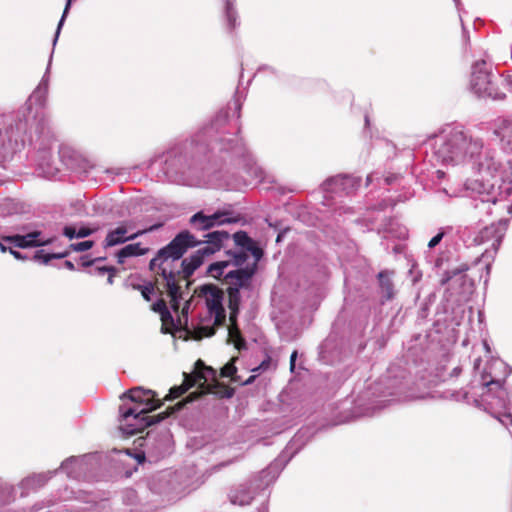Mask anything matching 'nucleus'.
Masks as SVG:
<instances>
[{"instance_id":"nucleus-34","label":"nucleus","mask_w":512,"mask_h":512,"mask_svg":"<svg viewBox=\"0 0 512 512\" xmlns=\"http://www.w3.org/2000/svg\"><path fill=\"white\" fill-rule=\"evenodd\" d=\"M246 251L250 252L254 257V261L251 264H247L246 266L253 267L254 272H256L257 264L263 256V251L260 247L256 245L255 242H253V244H251Z\"/></svg>"},{"instance_id":"nucleus-12","label":"nucleus","mask_w":512,"mask_h":512,"mask_svg":"<svg viewBox=\"0 0 512 512\" xmlns=\"http://www.w3.org/2000/svg\"><path fill=\"white\" fill-rule=\"evenodd\" d=\"M255 274L253 267L245 266L227 271L224 276V283L227 285L228 306L231 310V319L233 314L238 312L240 304V289L249 286L250 280Z\"/></svg>"},{"instance_id":"nucleus-18","label":"nucleus","mask_w":512,"mask_h":512,"mask_svg":"<svg viewBox=\"0 0 512 512\" xmlns=\"http://www.w3.org/2000/svg\"><path fill=\"white\" fill-rule=\"evenodd\" d=\"M56 471H47L33 474L23 479L19 487L22 489L21 497H25L32 491L42 488L54 475Z\"/></svg>"},{"instance_id":"nucleus-39","label":"nucleus","mask_w":512,"mask_h":512,"mask_svg":"<svg viewBox=\"0 0 512 512\" xmlns=\"http://www.w3.org/2000/svg\"><path fill=\"white\" fill-rule=\"evenodd\" d=\"M192 384H182L180 386H175L170 389V399H175L184 394Z\"/></svg>"},{"instance_id":"nucleus-27","label":"nucleus","mask_w":512,"mask_h":512,"mask_svg":"<svg viewBox=\"0 0 512 512\" xmlns=\"http://www.w3.org/2000/svg\"><path fill=\"white\" fill-rule=\"evenodd\" d=\"M69 255V250H64L57 253H45L44 250L35 252L33 259L42 264H48L52 259H62Z\"/></svg>"},{"instance_id":"nucleus-22","label":"nucleus","mask_w":512,"mask_h":512,"mask_svg":"<svg viewBox=\"0 0 512 512\" xmlns=\"http://www.w3.org/2000/svg\"><path fill=\"white\" fill-rule=\"evenodd\" d=\"M149 252V248L142 247L141 243H132L124 246L116 253L117 262L124 264L126 258L145 255Z\"/></svg>"},{"instance_id":"nucleus-64","label":"nucleus","mask_w":512,"mask_h":512,"mask_svg":"<svg viewBox=\"0 0 512 512\" xmlns=\"http://www.w3.org/2000/svg\"><path fill=\"white\" fill-rule=\"evenodd\" d=\"M131 475H132V471L131 470L125 471V476L126 477H131Z\"/></svg>"},{"instance_id":"nucleus-59","label":"nucleus","mask_w":512,"mask_h":512,"mask_svg":"<svg viewBox=\"0 0 512 512\" xmlns=\"http://www.w3.org/2000/svg\"><path fill=\"white\" fill-rule=\"evenodd\" d=\"M303 433H304V431L300 430L299 433L295 436V438L293 439L294 445H296L298 443V440L301 438Z\"/></svg>"},{"instance_id":"nucleus-60","label":"nucleus","mask_w":512,"mask_h":512,"mask_svg":"<svg viewBox=\"0 0 512 512\" xmlns=\"http://www.w3.org/2000/svg\"><path fill=\"white\" fill-rule=\"evenodd\" d=\"M255 379V376H250L246 381L243 382L244 385L251 384Z\"/></svg>"},{"instance_id":"nucleus-25","label":"nucleus","mask_w":512,"mask_h":512,"mask_svg":"<svg viewBox=\"0 0 512 512\" xmlns=\"http://www.w3.org/2000/svg\"><path fill=\"white\" fill-rule=\"evenodd\" d=\"M231 266L230 261H217L209 265L208 267V273L219 280H222L224 282V276L227 273V268Z\"/></svg>"},{"instance_id":"nucleus-10","label":"nucleus","mask_w":512,"mask_h":512,"mask_svg":"<svg viewBox=\"0 0 512 512\" xmlns=\"http://www.w3.org/2000/svg\"><path fill=\"white\" fill-rule=\"evenodd\" d=\"M29 137L28 119L23 120L20 115H16L15 127L13 123H9L0 129V163L12 159L26 141L30 143Z\"/></svg>"},{"instance_id":"nucleus-52","label":"nucleus","mask_w":512,"mask_h":512,"mask_svg":"<svg viewBox=\"0 0 512 512\" xmlns=\"http://www.w3.org/2000/svg\"><path fill=\"white\" fill-rule=\"evenodd\" d=\"M296 358H297V351H293L291 356H290V369L293 371L294 368H295V362H296Z\"/></svg>"},{"instance_id":"nucleus-46","label":"nucleus","mask_w":512,"mask_h":512,"mask_svg":"<svg viewBox=\"0 0 512 512\" xmlns=\"http://www.w3.org/2000/svg\"><path fill=\"white\" fill-rule=\"evenodd\" d=\"M94 232L93 229L87 228V227H81L77 231L76 238H85L90 236Z\"/></svg>"},{"instance_id":"nucleus-24","label":"nucleus","mask_w":512,"mask_h":512,"mask_svg":"<svg viewBox=\"0 0 512 512\" xmlns=\"http://www.w3.org/2000/svg\"><path fill=\"white\" fill-rule=\"evenodd\" d=\"M237 313L238 312L233 314V319L230 318L232 325L229 327L228 335H229V340L234 343L235 347L238 350H242V349L246 348V341L242 337L241 331L235 323Z\"/></svg>"},{"instance_id":"nucleus-47","label":"nucleus","mask_w":512,"mask_h":512,"mask_svg":"<svg viewBox=\"0 0 512 512\" xmlns=\"http://www.w3.org/2000/svg\"><path fill=\"white\" fill-rule=\"evenodd\" d=\"M63 234L68 237L69 239H73L77 235V231L75 227L72 226H65L63 229Z\"/></svg>"},{"instance_id":"nucleus-8","label":"nucleus","mask_w":512,"mask_h":512,"mask_svg":"<svg viewBox=\"0 0 512 512\" xmlns=\"http://www.w3.org/2000/svg\"><path fill=\"white\" fill-rule=\"evenodd\" d=\"M481 383L487 388L483 394L482 401L486 405V410L503 425H512V414L509 412L510 401L508 392L503 387L499 379L492 377L487 369L481 375Z\"/></svg>"},{"instance_id":"nucleus-62","label":"nucleus","mask_w":512,"mask_h":512,"mask_svg":"<svg viewBox=\"0 0 512 512\" xmlns=\"http://www.w3.org/2000/svg\"><path fill=\"white\" fill-rule=\"evenodd\" d=\"M105 259H106L105 257H96L93 259V261H94V264H96L98 262L104 261Z\"/></svg>"},{"instance_id":"nucleus-56","label":"nucleus","mask_w":512,"mask_h":512,"mask_svg":"<svg viewBox=\"0 0 512 512\" xmlns=\"http://www.w3.org/2000/svg\"><path fill=\"white\" fill-rule=\"evenodd\" d=\"M64 267L67 268L68 270H71V271H73L75 269V266H74L73 262H71L69 260H66L64 262Z\"/></svg>"},{"instance_id":"nucleus-36","label":"nucleus","mask_w":512,"mask_h":512,"mask_svg":"<svg viewBox=\"0 0 512 512\" xmlns=\"http://www.w3.org/2000/svg\"><path fill=\"white\" fill-rule=\"evenodd\" d=\"M237 372L236 367L232 363H227L224 367L221 368L220 375L223 378L231 377L234 382H237V377L235 376Z\"/></svg>"},{"instance_id":"nucleus-21","label":"nucleus","mask_w":512,"mask_h":512,"mask_svg":"<svg viewBox=\"0 0 512 512\" xmlns=\"http://www.w3.org/2000/svg\"><path fill=\"white\" fill-rule=\"evenodd\" d=\"M393 275L394 271L391 270H384L378 274L379 286L385 300H391L395 295Z\"/></svg>"},{"instance_id":"nucleus-13","label":"nucleus","mask_w":512,"mask_h":512,"mask_svg":"<svg viewBox=\"0 0 512 512\" xmlns=\"http://www.w3.org/2000/svg\"><path fill=\"white\" fill-rule=\"evenodd\" d=\"M206 304L211 317L214 318L213 326L199 327L201 336L210 337L215 334L216 327L221 326L225 321V310L222 305V294L214 287H206Z\"/></svg>"},{"instance_id":"nucleus-37","label":"nucleus","mask_w":512,"mask_h":512,"mask_svg":"<svg viewBox=\"0 0 512 512\" xmlns=\"http://www.w3.org/2000/svg\"><path fill=\"white\" fill-rule=\"evenodd\" d=\"M134 288L140 290L142 297L146 301L151 300V295L154 292V286L152 283H149L148 285H134Z\"/></svg>"},{"instance_id":"nucleus-40","label":"nucleus","mask_w":512,"mask_h":512,"mask_svg":"<svg viewBox=\"0 0 512 512\" xmlns=\"http://www.w3.org/2000/svg\"><path fill=\"white\" fill-rule=\"evenodd\" d=\"M152 310L154 312L161 314H168V307L166 305V302L163 299L157 300L155 303L152 304Z\"/></svg>"},{"instance_id":"nucleus-9","label":"nucleus","mask_w":512,"mask_h":512,"mask_svg":"<svg viewBox=\"0 0 512 512\" xmlns=\"http://www.w3.org/2000/svg\"><path fill=\"white\" fill-rule=\"evenodd\" d=\"M507 230V221L500 220L497 223H492L489 226H485L477 233H473L470 227L460 228L458 233L460 238L469 245H483L491 243V247L486 249L482 257L492 258L493 255L498 251L502 240Z\"/></svg>"},{"instance_id":"nucleus-28","label":"nucleus","mask_w":512,"mask_h":512,"mask_svg":"<svg viewBox=\"0 0 512 512\" xmlns=\"http://www.w3.org/2000/svg\"><path fill=\"white\" fill-rule=\"evenodd\" d=\"M26 242H30L31 247H40V246H46L51 243H53L54 238H44L42 235V232L40 231H33L30 233H26L23 235Z\"/></svg>"},{"instance_id":"nucleus-43","label":"nucleus","mask_w":512,"mask_h":512,"mask_svg":"<svg viewBox=\"0 0 512 512\" xmlns=\"http://www.w3.org/2000/svg\"><path fill=\"white\" fill-rule=\"evenodd\" d=\"M445 235V231L444 230H441L440 232H438L428 243V247L429 248H434L436 247L440 242L441 240L443 239Z\"/></svg>"},{"instance_id":"nucleus-32","label":"nucleus","mask_w":512,"mask_h":512,"mask_svg":"<svg viewBox=\"0 0 512 512\" xmlns=\"http://www.w3.org/2000/svg\"><path fill=\"white\" fill-rule=\"evenodd\" d=\"M25 238L26 237H24L23 235L15 234V235L5 236L4 240H6L11 247L22 248V249L30 248L31 244H30V242H26Z\"/></svg>"},{"instance_id":"nucleus-2","label":"nucleus","mask_w":512,"mask_h":512,"mask_svg":"<svg viewBox=\"0 0 512 512\" xmlns=\"http://www.w3.org/2000/svg\"><path fill=\"white\" fill-rule=\"evenodd\" d=\"M203 455L188 460L177 470L166 469L145 480L144 487L152 495L173 501L200 487L209 476L241 461L244 454L223 457L222 450H201Z\"/></svg>"},{"instance_id":"nucleus-31","label":"nucleus","mask_w":512,"mask_h":512,"mask_svg":"<svg viewBox=\"0 0 512 512\" xmlns=\"http://www.w3.org/2000/svg\"><path fill=\"white\" fill-rule=\"evenodd\" d=\"M236 246L240 247L241 250H247L248 247L253 244L254 240L251 239L245 231H238L233 235Z\"/></svg>"},{"instance_id":"nucleus-54","label":"nucleus","mask_w":512,"mask_h":512,"mask_svg":"<svg viewBox=\"0 0 512 512\" xmlns=\"http://www.w3.org/2000/svg\"><path fill=\"white\" fill-rule=\"evenodd\" d=\"M78 461H79V459H78L77 457H71V458H68V459H66V460L62 463L61 467H62V468H67V466H68V464H69V463H72V462H78Z\"/></svg>"},{"instance_id":"nucleus-35","label":"nucleus","mask_w":512,"mask_h":512,"mask_svg":"<svg viewBox=\"0 0 512 512\" xmlns=\"http://www.w3.org/2000/svg\"><path fill=\"white\" fill-rule=\"evenodd\" d=\"M198 378L199 380H204V382L201 385L205 383L208 384L209 382H217L216 371L211 367H204L203 370L198 374Z\"/></svg>"},{"instance_id":"nucleus-20","label":"nucleus","mask_w":512,"mask_h":512,"mask_svg":"<svg viewBox=\"0 0 512 512\" xmlns=\"http://www.w3.org/2000/svg\"><path fill=\"white\" fill-rule=\"evenodd\" d=\"M216 144L219 145L220 151H230L237 157L246 156L247 150L241 139L221 137L219 140H216Z\"/></svg>"},{"instance_id":"nucleus-61","label":"nucleus","mask_w":512,"mask_h":512,"mask_svg":"<svg viewBox=\"0 0 512 512\" xmlns=\"http://www.w3.org/2000/svg\"><path fill=\"white\" fill-rule=\"evenodd\" d=\"M460 372H461V368L456 367V368H454V369H453V373H452V374H453V375H455V376H457V375H459V374H460Z\"/></svg>"},{"instance_id":"nucleus-26","label":"nucleus","mask_w":512,"mask_h":512,"mask_svg":"<svg viewBox=\"0 0 512 512\" xmlns=\"http://www.w3.org/2000/svg\"><path fill=\"white\" fill-rule=\"evenodd\" d=\"M122 452L127 459H134L138 465L144 466L147 462L151 463V456L145 453V450H116Z\"/></svg>"},{"instance_id":"nucleus-11","label":"nucleus","mask_w":512,"mask_h":512,"mask_svg":"<svg viewBox=\"0 0 512 512\" xmlns=\"http://www.w3.org/2000/svg\"><path fill=\"white\" fill-rule=\"evenodd\" d=\"M470 89L479 98L503 100L506 97L497 87L495 76L488 70L484 60L477 61L472 66Z\"/></svg>"},{"instance_id":"nucleus-1","label":"nucleus","mask_w":512,"mask_h":512,"mask_svg":"<svg viewBox=\"0 0 512 512\" xmlns=\"http://www.w3.org/2000/svg\"><path fill=\"white\" fill-rule=\"evenodd\" d=\"M204 246L190 257L182 259L189 248L201 244L188 230L178 233L166 246L159 249L151 259L149 269L160 275L165 281V288L174 310H178L182 299L177 276L189 278L200 267L204 259L221 249L223 240L229 238L226 231H213L206 235Z\"/></svg>"},{"instance_id":"nucleus-58","label":"nucleus","mask_w":512,"mask_h":512,"mask_svg":"<svg viewBox=\"0 0 512 512\" xmlns=\"http://www.w3.org/2000/svg\"><path fill=\"white\" fill-rule=\"evenodd\" d=\"M255 174H256V177L259 178V179H263V170L261 168H255Z\"/></svg>"},{"instance_id":"nucleus-5","label":"nucleus","mask_w":512,"mask_h":512,"mask_svg":"<svg viewBox=\"0 0 512 512\" xmlns=\"http://www.w3.org/2000/svg\"><path fill=\"white\" fill-rule=\"evenodd\" d=\"M155 396L154 391L145 390L142 387L132 388L123 394L121 397L123 403L119 406V429L124 435H135L164 418L161 415H147L161 405Z\"/></svg>"},{"instance_id":"nucleus-55","label":"nucleus","mask_w":512,"mask_h":512,"mask_svg":"<svg viewBox=\"0 0 512 512\" xmlns=\"http://www.w3.org/2000/svg\"><path fill=\"white\" fill-rule=\"evenodd\" d=\"M256 512H269L268 504H267V503H263V504H261V505L257 508Z\"/></svg>"},{"instance_id":"nucleus-57","label":"nucleus","mask_w":512,"mask_h":512,"mask_svg":"<svg viewBox=\"0 0 512 512\" xmlns=\"http://www.w3.org/2000/svg\"><path fill=\"white\" fill-rule=\"evenodd\" d=\"M116 272H112V271H109L108 272V278H107V282L108 284L112 285L113 284V279H114V276H115Z\"/></svg>"},{"instance_id":"nucleus-29","label":"nucleus","mask_w":512,"mask_h":512,"mask_svg":"<svg viewBox=\"0 0 512 512\" xmlns=\"http://www.w3.org/2000/svg\"><path fill=\"white\" fill-rule=\"evenodd\" d=\"M229 255L231 265L238 268H243L242 266L245 264V262L248 259V254L246 250H239V251H232L229 250L227 252Z\"/></svg>"},{"instance_id":"nucleus-19","label":"nucleus","mask_w":512,"mask_h":512,"mask_svg":"<svg viewBox=\"0 0 512 512\" xmlns=\"http://www.w3.org/2000/svg\"><path fill=\"white\" fill-rule=\"evenodd\" d=\"M469 189L477 192L479 195L480 203L482 205L495 204L497 202V193L494 191V187L491 184H485L479 181L471 182Z\"/></svg>"},{"instance_id":"nucleus-23","label":"nucleus","mask_w":512,"mask_h":512,"mask_svg":"<svg viewBox=\"0 0 512 512\" xmlns=\"http://www.w3.org/2000/svg\"><path fill=\"white\" fill-rule=\"evenodd\" d=\"M495 134L500 138L502 149L512 153V122L504 120L495 130Z\"/></svg>"},{"instance_id":"nucleus-49","label":"nucleus","mask_w":512,"mask_h":512,"mask_svg":"<svg viewBox=\"0 0 512 512\" xmlns=\"http://www.w3.org/2000/svg\"><path fill=\"white\" fill-rule=\"evenodd\" d=\"M80 261L83 267H91L94 265L93 259H88V256H81Z\"/></svg>"},{"instance_id":"nucleus-41","label":"nucleus","mask_w":512,"mask_h":512,"mask_svg":"<svg viewBox=\"0 0 512 512\" xmlns=\"http://www.w3.org/2000/svg\"><path fill=\"white\" fill-rule=\"evenodd\" d=\"M70 3H71V0H67V3H66V6H65V9H64V12H63V15L58 23V27H57V30H56V33H55V37L53 39V45L55 46L57 40H58V37H59V34H60V30H61V27L64 23V20H65V17H66V14L69 10V7H70Z\"/></svg>"},{"instance_id":"nucleus-6","label":"nucleus","mask_w":512,"mask_h":512,"mask_svg":"<svg viewBox=\"0 0 512 512\" xmlns=\"http://www.w3.org/2000/svg\"><path fill=\"white\" fill-rule=\"evenodd\" d=\"M295 453L282 450L279 456L268 467L254 475L248 481L232 488L229 492L230 502L234 505L246 506L251 504L255 495L268 488L278 478L280 472L292 460Z\"/></svg>"},{"instance_id":"nucleus-44","label":"nucleus","mask_w":512,"mask_h":512,"mask_svg":"<svg viewBox=\"0 0 512 512\" xmlns=\"http://www.w3.org/2000/svg\"><path fill=\"white\" fill-rule=\"evenodd\" d=\"M136 499H137V493L134 490H128L125 492L124 500L128 504L136 503Z\"/></svg>"},{"instance_id":"nucleus-53","label":"nucleus","mask_w":512,"mask_h":512,"mask_svg":"<svg viewBox=\"0 0 512 512\" xmlns=\"http://www.w3.org/2000/svg\"><path fill=\"white\" fill-rule=\"evenodd\" d=\"M504 81L509 91L512 93V74L507 75Z\"/></svg>"},{"instance_id":"nucleus-30","label":"nucleus","mask_w":512,"mask_h":512,"mask_svg":"<svg viewBox=\"0 0 512 512\" xmlns=\"http://www.w3.org/2000/svg\"><path fill=\"white\" fill-rule=\"evenodd\" d=\"M15 488L8 484L0 485V506L6 505L14 500Z\"/></svg>"},{"instance_id":"nucleus-50","label":"nucleus","mask_w":512,"mask_h":512,"mask_svg":"<svg viewBox=\"0 0 512 512\" xmlns=\"http://www.w3.org/2000/svg\"><path fill=\"white\" fill-rule=\"evenodd\" d=\"M160 316H161V320H162L163 324L173 323V317L169 310H168V314H161Z\"/></svg>"},{"instance_id":"nucleus-3","label":"nucleus","mask_w":512,"mask_h":512,"mask_svg":"<svg viewBox=\"0 0 512 512\" xmlns=\"http://www.w3.org/2000/svg\"><path fill=\"white\" fill-rule=\"evenodd\" d=\"M433 153L444 165L468 162L479 173L492 175L499 169L494 152L484 148L481 138L473 137L461 127H447L433 139Z\"/></svg>"},{"instance_id":"nucleus-48","label":"nucleus","mask_w":512,"mask_h":512,"mask_svg":"<svg viewBox=\"0 0 512 512\" xmlns=\"http://www.w3.org/2000/svg\"><path fill=\"white\" fill-rule=\"evenodd\" d=\"M15 247L9 246V252L18 260H26L27 256L23 255L21 252L14 249Z\"/></svg>"},{"instance_id":"nucleus-14","label":"nucleus","mask_w":512,"mask_h":512,"mask_svg":"<svg viewBox=\"0 0 512 512\" xmlns=\"http://www.w3.org/2000/svg\"><path fill=\"white\" fill-rule=\"evenodd\" d=\"M405 378V370L391 366L386 375L379 379L376 390H379L382 396L401 395L406 385Z\"/></svg>"},{"instance_id":"nucleus-16","label":"nucleus","mask_w":512,"mask_h":512,"mask_svg":"<svg viewBox=\"0 0 512 512\" xmlns=\"http://www.w3.org/2000/svg\"><path fill=\"white\" fill-rule=\"evenodd\" d=\"M233 222H237V219L230 217L229 212H215L207 216L200 211L190 218V224L199 230H208L216 225Z\"/></svg>"},{"instance_id":"nucleus-7","label":"nucleus","mask_w":512,"mask_h":512,"mask_svg":"<svg viewBox=\"0 0 512 512\" xmlns=\"http://www.w3.org/2000/svg\"><path fill=\"white\" fill-rule=\"evenodd\" d=\"M52 55L50 56V59ZM51 60L49 61L48 68L46 73L44 74L42 80L33 91L31 96L29 97L28 103L29 106L23 109V111H18L17 115L24 120L28 119V126L30 128V137L29 141L31 145H34L35 148L39 150H46L49 148L52 141V134L50 128L48 126V122L44 115H40L36 113L34 116L30 117L31 114V104L34 102L40 107H43L46 101V97L48 94V71Z\"/></svg>"},{"instance_id":"nucleus-4","label":"nucleus","mask_w":512,"mask_h":512,"mask_svg":"<svg viewBox=\"0 0 512 512\" xmlns=\"http://www.w3.org/2000/svg\"><path fill=\"white\" fill-rule=\"evenodd\" d=\"M213 127H206L186 143L183 149H173L165 161V172L177 182L191 185L194 179L203 176L205 170L206 154L214 146L207 143L213 136Z\"/></svg>"},{"instance_id":"nucleus-15","label":"nucleus","mask_w":512,"mask_h":512,"mask_svg":"<svg viewBox=\"0 0 512 512\" xmlns=\"http://www.w3.org/2000/svg\"><path fill=\"white\" fill-rule=\"evenodd\" d=\"M162 224H155L150 226L149 228L139 230L131 235H127L130 226L128 222H124L121 225L117 226L115 229L109 230L105 239H104V246L105 247H113L120 244H123L127 241L134 240L138 238L141 235H144L149 232H153L160 228Z\"/></svg>"},{"instance_id":"nucleus-63","label":"nucleus","mask_w":512,"mask_h":512,"mask_svg":"<svg viewBox=\"0 0 512 512\" xmlns=\"http://www.w3.org/2000/svg\"><path fill=\"white\" fill-rule=\"evenodd\" d=\"M437 175H438V178H442L444 176V172L441 171V170H437Z\"/></svg>"},{"instance_id":"nucleus-51","label":"nucleus","mask_w":512,"mask_h":512,"mask_svg":"<svg viewBox=\"0 0 512 512\" xmlns=\"http://www.w3.org/2000/svg\"><path fill=\"white\" fill-rule=\"evenodd\" d=\"M4 237L5 236H1L0 237V250H1V252L9 251V247L6 246V244H8V242L6 240H4Z\"/></svg>"},{"instance_id":"nucleus-45","label":"nucleus","mask_w":512,"mask_h":512,"mask_svg":"<svg viewBox=\"0 0 512 512\" xmlns=\"http://www.w3.org/2000/svg\"><path fill=\"white\" fill-rule=\"evenodd\" d=\"M154 434H155V432H154V430H153V429H152V430H150V431H148V432H147V434H146V437H145V439H144L143 441H141V440H142V438H139V439L137 440L139 443H138V445H137L135 448H143L145 445H146V446H149V444H148V443H145V441L150 440L151 438H153V437H154Z\"/></svg>"},{"instance_id":"nucleus-33","label":"nucleus","mask_w":512,"mask_h":512,"mask_svg":"<svg viewBox=\"0 0 512 512\" xmlns=\"http://www.w3.org/2000/svg\"><path fill=\"white\" fill-rule=\"evenodd\" d=\"M225 14L229 28L234 29L237 25V13L230 0L226 1Z\"/></svg>"},{"instance_id":"nucleus-42","label":"nucleus","mask_w":512,"mask_h":512,"mask_svg":"<svg viewBox=\"0 0 512 512\" xmlns=\"http://www.w3.org/2000/svg\"><path fill=\"white\" fill-rule=\"evenodd\" d=\"M109 271L117 272V269L115 267H107V266H96L94 270H89L90 274H98L100 276L104 275L105 273H108Z\"/></svg>"},{"instance_id":"nucleus-17","label":"nucleus","mask_w":512,"mask_h":512,"mask_svg":"<svg viewBox=\"0 0 512 512\" xmlns=\"http://www.w3.org/2000/svg\"><path fill=\"white\" fill-rule=\"evenodd\" d=\"M323 190L332 193H345L350 194L357 189L359 186V180L349 176H336L326 180L323 183Z\"/></svg>"},{"instance_id":"nucleus-38","label":"nucleus","mask_w":512,"mask_h":512,"mask_svg":"<svg viewBox=\"0 0 512 512\" xmlns=\"http://www.w3.org/2000/svg\"><path fill=\"white\" fill-rule=\"evenodd\" d=\"M94 245V242L91 241V240H86V241H82V242H79V243H72L69 245V252L71 250L73 251H86V250H89L93 247Z\"/></svg>"}]
</instances>
